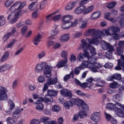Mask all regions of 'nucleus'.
I'll use <instances>...</instances> for the list:
<instances>
[{
  "label": "nucleus",
  "mask_w": 124,
  "mask_h": 124,
  "mask_svg": "<svg viewBox=\"0 0 124 124\" xmlns=\"http://www.w3.org/2000/svg\"><path fill=\"white\" fill-rule=\"evenodd\" d=\"M91 44H93L96 46L99 45V41L95 38L90 39L88 38H86V39H83L81 40V46L84 49L83 51L84 53L83 55L85 58H88L87 61H89V58H91V57H90V53L87 51V50H90L91 54L93 55L92 56H95L96 55L95 48L93 46H92Z\"/></svg>",
  "instance_id": "nucleus-1"
},
{
  "label": "nucleus",
  "mask_w": 124,
  "mask_h": 124,
  "mask_svg": "<svg viewBox=\"0 0 124 124\" xmlns=\"http://www.w3.org/2000/svg\"><path fill=\"white\" fill-rule=\"evenodd\" d=\"M43 70V74L46 78H50L52 76L53 67L43 62L37 64L35 68V71L36 73H41Z\"/></svg>",
  "instance_id": "nucleus-2"
},
{
  "label": "nucleus",
  "mask_w": 124,
  "mask_h": 124,
  "mask_svg": "<svg viewBox=\"0 0 124 124\" xmlns=\"http://www.w3.org/2000/svg\"><path fill=\"white\" fill-rule=\"evenodd\" d=\"M119 27L111 26L108 29H104L101 31L100 33L97 34L96 36H98L99 38H101V36H105V35H112V37L116 40L119 39V32L120 31Z\"/></svg>",
  "instance_id": "nucleus-3"
},
{
  "label": "nucleus",
  "mask_w": 124,
  "mask_h": 124,
  "mask_svg": "<svg viewBox=\"0 0 124 124\" xmlns=\"http://www.w3.org/2000/svg\"><path fill=\"white\" fill-rule=\"evenodd\" d=\"M73 18V16L69 15L63 16L62 19V22H63L62 24V29H63V30H67V29H69L70 27H76V26H77L78 24V20L77 19H76L73 22H70V20Z\"/></svg>",
  "instance_id": "nucleus-4"
},
{
  "label": "nucleus",
  "mask_w": 124,
  "mask_h": 124,
  "mask_svg": "<svg viewBox=\"0 0 124 124\" xmlns=\"http://www.w3.org/2000/svg\"><path fill=\"white\" fill-rule=\"evenodd\" d=\"M96 61H97V57L95 56H91L88 58V61H86L88 63L87 65L91 66V67H87V68L92 69L93 72H97V69H99L102 67L101 64L96 63Z\"/></svg>",
  "instance_id": "nucleus-5"
},
{
  "label": "nucleus",
  "mask_w": 124,
  "mask_h": 124,
  "mask_svg": "<svg viewBox=\"0 0 124 124\" xmlns=\"http://www.w3.org/2000/svg\"><path fill=\"white\" fill-rule=\"evenodd\" d=\"M101 46L102 49H103L104 50H108L106 52V57L107 59H108V60L111 59L112 53L115 51V48H114V46L105 41H102Z\"/></svg>",
  "instance_id": "nucleus-6"
},
{
  "label": "nucleus",
  "mask_w": 124,
  "mask_h": 124,
  "mask_svg": "<svg viewBox=\"0 0 124 124\" xmlns=\"http://www.w3.org/2000/svg\"><path fill=\"white\" fill-rule=\"evenodd\" d=\"M21 15V11L17 10V13L13 12L8 16L7 19L8 20H10L11 24H14L16 22H17L19 18V16Z\"/></svg>",
  "instance_id": "nucleus-7"
},
{
  "label": "nucleus",
  "mask_w": 124,
  "mask_h": 124,
  "mask_svg": "<svg viewBox=\"0 0 124 124\" xmlns=\"http://www.w3.org/2000/svg\"><path fill=\"white\" fill-rule=\"evenodd\" d=\"M88 67H91V66L88 65L87 61H83L79 66L76 67L74 69V73L75 75H79L81 72V70H83V69H85V68H88Z\"/></svg>",
  "instance_id": "nucleus-8"
},
{
  "label": "nucleus",
  "mask_w": 124,
  "mask_h": 124,
  "mask_svg": "<svg viewBox=\"0 0 124 124\" xmlns=\"http://www.w3.org/2000/svg\"><path fill=\"white\" fill-rule=\"evenodd\" d=\"M113 99V101L115 102V104L113 103H108L107 104L106 108L108 109V110H115L116 109H117V108L118 106H117V102H118V100H120V97H119V95H113L112 97Z\"/></svg>",
  "instance_id": "nucleus-9"
},
{
  "label": "nucleus",
  "mask_w": 124,
  "mask_h": 124,
  "mask_svg": "<svg viewBox=\"0 0 124 124\" xmlns=\"http://www.w3.org/2000/svg\"><path fill=\"white\" fill-rule=\"evenodd\" d=\"M7 93V89L5 87H0V100L3 101L8 98Z\"/></svg>",
  "instance_id": "nucleus-10"
},
{
  "label": "nucleus",
  "mask_w": 124,
  "mask_h": 124,
  "mask_svg": "<svg viewBox=\"0 0 124 124\" xmlns=\"http://www.w3.org/2000/svg\"><path fill=\"white\" fill-rule=\"evenodd\" d=\"M43 101H44V98L43 97H40L35 102L36 106V109L37 111H43L44 106L42 104Z\"/></svg>",
  "instance_id": "nucleus-11"
},
{
  "label": "nucleus",
  "mask_w": 124,
  "mask_h": 124,
  "mask_svg": "<svg viewBox=\"0 0 124 124\" xmlns=\"http://www.w3.org/2000/svg\"><path fill=\"white\" fill-rule=\"evenodd\" d=\"M94 32H95V29H90L89 30H88L84 33V35H85V36H89V35H91V34H93V38H92V39H93V38H94L95 39H96V40H97L98 39V38H100V39H101V38H99L98 37V36H96V34H98V33H101V32L99 33H97L96 34H94Z\"/></svg>",
  "instance_id": "nucleus-12"
},
{
  "label": "nucleus",
  "mask_w": 124,
  "mask_h": 124,
  "mask_svg": "<svg viewBox=\"0 0 124 124\" xmlns=\"http://www.w3.org/2000/svg\"><path fill=\"white\" fill-rule=\"evenodd\" d=\"M91 119L95 123H98L100 121V113L94 112L91 116Z\"/></svg>",
  "instance_id": "nucleus-13"
},
{
  "label": "nucleus",
  "mask_w": 124,
  "mask_h": 124,
  "mask_svg": "<svg viewBox=\"0 0 124 124\" xmlns=\"http://www.w3.org/2000/svg\"><path fill=\"white\" fill-rule=\"evenodd\" d=\"M86 6H79L77 7L74 10V14L77 15H80L83 13L86 10Z\"/></svg>",
  "instance_id": "nucleus-14"
},
{
  "label": "nucleus",
  "mask_w": 124,
  "mask_h": 124,
  "mask_svg": "<svg viewBox=\"0 0 124 124\" xmlns=\"http://www.w3.org/2000/svg\"><path fill=\"white\" fill-rule=\"evenodd\" d=\"M60 93L62 95H63L64 96H67L69 98L72 97V93L70 90H68L65 89H62V90H61Z\"/></svg>",
  "instance_id": "nucleus-15"
},
{
  "label": "nucleus",
  "mask_w": 124,
  "mask_h": 124,
  "mask_svg": "<svg viewBox=\"0 0 124 124\" xmlns=\"http://www.w3.org/2000/svg\"><path fill=\"white\" fill-rule=\"evenodd\" d=\"M42 37V35L40 34H38L37 35H36L33 40V44L36 46L38 45L39 44V42L41 41Z\"/></svg>",
  "instance_id": "nucleus-16"
},
{
  "label": "nucleus",
  "mask_w": 124,
  "mask_h": 124,
  "mask_svg": "<svg viewBox=\"0 0 124 124\" xmlns=\"http://www.w3.org/2000/svg\"><path fill=\"white\" fill-rule=\"evenodd\" d=\"M72 101L73 105H77L78 107H81L83 102V100L79 98H72Z\"/></svg>",
  "instance_id": "nucleus-17"
},
{
  "label": "nucleus",
  "mask_w": 124,
  "mask_h": 124,
  "mask_svg": "<svg viewBox=\"0 0 124 124\" xmlns=\"http://www.w3.org/2000/svg\"><path fill=\"white\" fill-rule=\"evenodd\" d=\"M22 111H24L23 108L17 109L13 113V118L14 119H19L20 117V113L22 112Z\"/></svg>",
  "instance_id": "nucleus-18"
},
{
  "label": "nucleus",
  "mask_w": 124,
  "mask_h": 124,
  "mask_svg": "<svg viewBox=\"0 0 124 124\" xmlns=\"http://www.w3.org/2000/svg\"><path fill=\"white\" fill-rule=\"evenodd\" d=\"M9 54L10 52L8 51L4 52L3 56L1 57L0 60V62H6V61L9 59Z\"/></svg>",
  "instance_id": "nucleus-19"
},
{
  "label": "nucleus",
  "mask_w": 124,
  "mask_h": 124,
  "mask_svg": "<svg viewBox=\"0 0 124 124\" xmlns=\"http://www.w3.org/2000/svg\"><path fill=\"white\" fill-rule=\"evenodd\" d=\"M47 84L48 86H52L53 85H56L58 83V78L56 77L54 78H49L47 80Z\"/></svg>",
  "instance_id": "nucleus-20"
},
{
  "label": "nucleus",
  "mask_w": 124,
  "mask_h": 124,
  "mask_svg": "<svg viewBox=\"0 0 124 124\" xmlns=\"http://www.w3.org/2000/svg\"><path fill=\"white\" fill-rule=\"evenodd\" d=\"M71 78L73 79L74 78V72L72 71L70 74L65 75L63 77V81L67 82L68 80H70Z\"/></svg>",
  "instance_id": "nucleus-21"
},
{
  "label": "nucleus",
  "mask_w": 124,
  "mask_h": 124,
  "mask_svg": "<svg viewBox=\"0 0 124 124\" xmlns=\"http://www.w3.org/2000/svg\"><path fill=\"white\" fill-rule=\"evenodd\" d=\"M70 38V37H69V34H64L61 36L60 40L61 42H66V41H68Z\"/></svg>",
  "instance_id": "nucleus-22"
},
{
  "label": "nucleus",
  "mask_w": 124,
  "mask_h": 124,
  "mask_svg": "<svg viewBox=\"0 0 124 124\" xmlns=\"http://www.w3.org/2000/svg\"><path fill=\"white\" fill-rule=\"evenodd\" d=\"M67 63V59H65L64 60H62L56 65L57 67L60 68L61 67H63Z\"/></svg>",
  "instance_id": "nucleus-23"
},
{
  "label": "nucleus",
  "mask_w": 124,
  "mask_h": 124,
  "mask_svg": "<svg viewBox=\"0 0 124 124\" xmlns=\"http://www.w3.org/2000/svg\"><path fill=\"white\" fill-rule=\"evenodd\" d=\"M75 5H76V2H75L69 3L66 6L65 9V10H72Z\"/></svg>",
  "instance_id": "nucleus-24"
},
{
  "label": "nucleus",
  "mask_w": 124,
  "mask_h": 124,
  "mask_svg": "<svg viewBox=\"0 0 124 124\" xmlns=\"http://www.w3.org/2000/svg\"><path fill=\"white\" fill-rule=\"evenodd\" d=\"M44 100L46 103H49V102L52 103L53 102V98L47 94L45 95Z\"/></svg>",
  "instance_id": "nucleus-25"
},
{
  "label": "nucleus",
  "mask_w": 124,
  "mask_h": 124,
  "mask_svg": "<svg viewBox=\"0 0 124 124\" xmlns=\"http://www.w3.org/2000/svg\"><path fill=\"white\" fill-rule=\"evenodd\" d=\"M117 109H116L115 111H116L117 112V115L118 116V117H121L122 118H124V113L123 110H122L121 108H117Z\"/></svg>",
  "instance_id": "nucleus-26"
},
{
  "label": "nucleus",
  "mask_w": 124,
  "mask_h": 124,
  "mask_svg": "<svg viewBox=\"0 0 124 124\" xmlns=\"http://www.w3.org/2000/svg\"><path fill=\"white\" fill-rule=\"evenodd\" d=\"M100 14L101 13L99 11H98L93 13L91 17L92 20H95V19H97V18H98V17L100 16Z\"/></svg>",
  "instance_id": "nucleus-27"
},
{
  "label": "nucleus",
  "mask_w": 124,
  "mask_h": 124,
  "mask_svg": "<svg viewBox=\"0 0 124 124\" xmlns=\"http://www.w3.org/2000/svg\"><path fill=\"white\" fill-rule=\"evenodd\" d=\"M28 7L30 10H34L37 7V3L36 2H32L29 5Z\"/></svg>",
  "instance_id": "nucleus-28"
},
{
  "label": "nucleus",
  "mask_w": 124,
  "mask_h": 124,
  "mask_svg": "<svg viewBox=\"0 0 124 124\" xmlns=\"http://www.w3.org/2000/svg\"><path fill=\"white\" fill-rule=\"evenodd\" d=\"M94 8V7L93 6H90L88 7L87 8H86L84 10V12H83L84 15L86 14H89V13H91V12L92 10H93V9Z\"/></svg>",
  "instance_id": "nucleus-29"
},
{
  "label": "nucleus",
  "mask_w": 124,
  "mask_h": 124,
  "mask_svg": "<svg viewBox=\"0 0 124 124\" xmlns=\"http://www.w3.org/2000/svg\"><path fill=\"white\" fill-rule=\"evenodd\" d=\"M20 4L21 1H18L15 2L13 5L16 7V9H17V12H18V10H20L21 14V12H22V10L21 9Z\"/></svg>",
  "instance_id": "nucleus-30"
},
{
  "label": "nucleus",
  "mask_w": 124,
  "mask_h": 124,
  "mask_svg": "<svg viewBox=\"0 0 124 124\" xmlns=\"http://www.w3.org/2000/svg\"><path fill=\"white\" fill-rule=\"evenodd\" d=\"M47 94L52 97V96H56L58 94V92L54 90H48L47 91Z\"/></svg>",
  "instance_id": "nucleus-31"
},
{
  "label": "nucleus",
  "mask_w": 124,
  "mask_h": 124,
  "mask_svg": "<svg viewBox=\"0 0 124 124\" xmlns=\"http://www.w3.org/2000/svg\"><path fill=\"white\" fill-rule=\"evenodd\" d=\"M65 107L67 109H69V107H72L73 106V103L72 100L71 101H67L64 103Z\"/></svg>",
  "instance_id": "nucleus-32"
},
{
  "label": "nucleus",
  "mask_w": 124,
  "mask_h": 124,
  "mask_svg": "<svg viewBox=\"0 0 124 124\" xmlns=\"http://www.w3.org/2000/svg\"><path fill=\"white\" fill-rule=\"evenodd\" d=\"M25 48H26V46H21L19 49H18L17 51H16L15 53L14 54L15 56H19V55H20V54H21V53H22V52H23V51L25 50Z\"/></svg>",
  "instance_id": "nucleus-33"
},
{
  "label": "nucleus",
  "mask_w": 124,
  "mask_h": 124,
  "mask_svg": "<svg viewBox=\"0 0 124 124\" xmlns=\"http://www.w3.org/2000/svg\"><path fill=\"white\" fill-rule=\"evenodd\" d=\"M81 108H82V111L83 110V111H84L85 112H88V111H89V107L87 105V104H86L84 102V101H82V103L81 106Z\"/></svg>",
  "instance_id": "nucleus-34"
},
{
  "label": "nucleus",
  "mask_w": 124,
  "mask_h": 124,
  "mask_svg": "<svg viewBox=\"0 0 124 124\" xmlns=\"http://www.w3.org/2000/svg\"><path fill=\"white\" fill-rule=\"evenodd\" d=\"M109 87L111 89H117V88L120 87V84L117 83V82H113V83H110Z\"/></svg>",
  "instance_id": "nucleus-35"
},
{
  "label": "nucleus",
  "mask_w": 124,
  "mask_h": 124,
  "mask_svg": "<svg viewBox=\"0 0 124 124\" xmlns=\"http://www.w3.org/2000/svg\"><path fill=\"white\" fill-rule=\"evenodd\" d=\"M6 20L5 17L3 16H0V27L4 26L5 24Z\"/></svg>",
  "instance_id": "nucleus-36"
},
{
  "label": "nucleus",
  "mask_w": 124,
  "mask_h": 124,
  "mask_svg": "<svg viewBox=\"0 0 124 124\" xmlns=\"http://www.w3.org/2000/svg\"><path fill=\"white\" fill-rule=\"evenodd\" d=\"M93 81L96 83H100L101 84H105V81L102 80L100 78H95L93 79Z\"/></svg>",
  "instance_id": "nucleus-37"
},
{
  "label": "nucleus",
  "mask_w": 124,
  "mask_h": 124,
  "mask_svg": "<svg viewBox=\"0 0 124 124\" xmlns=\"http://www.w3.org/2000/svg\"><path fill=\"white\" fill-rule=\"evenodd\" d=\"M87 111H84V110H82V111H80L78 113V116L80 118V119H84L85 117V116H87Z\"/></svg>",
  "instance_id": "nucleus-38"
},
{
  "label": "nucleus",
  "mask_w": 124,
  "mask_h": 124,
  "mask_svg": "<svg viewBox=\"0 0 124 124\" xmlns=\"http://www.w3.org/2000/svg\"><path fill=\"white\" fill-rule=\"evenodd\" d=\"M8 103L9 104H10L9 109L12 110H13V109H14L15 107V104H14V103L13 102L12 100L9 99L8 101Z\"/></svg>",
  "instance_id": "nucleus-39"
},
{
  "label": "nucleus",
  "mask_w": 124,
  "mask_h": 124,
  "mask_svg": "<svg viewBox=\"0 0 124 124\" xmlns=\"http://www.w3.org/2000/svg\"><path fill=\"white\" fill-rule=\"evenodd\" d=\"M76 93L78 94V95H79L80 96H85V97H87L88 95L87 94L81 91V90H78L76 92Z\"/></svg>",
  "instance_id": "nucleus-40"
},
{
  "label": "nucleus",
  "mask_w": 124,
  "mask_h": 124,
  "mask_svg": "<svg viewBox=\"0 0 124 124\" xmlns=\"http://www.w3.org/2000/svg\"><path fill=\"white\" fill-rule=\"evenodd\" d=\"M14 1H15V0H8L5 3V7H9Z\"/></svg>",
  "instance_id": "nucleus-41"
},
{
  "label": "nucleus",
  "mask_w": 124,
  "mask_h": 124,
  "mask_svg": "<svg viewBox=\"0 0 124 124\" xmlns=\"http://www.w3.org/2000/svg\"><path fill=\"white\" fill-rule=\"evenodd\" d=\"M117 4V2L116 1H112L110 2L109 4H108L107 7L108 8V9H110V8H113Z\"/></svg>",
  "instance_id": "nucleus-42"
},
{
  "label": "nucleus",
  "mask_w": 124,
  "mask_h": 124,
  "mask_svg": "<svg viewBox=\"0 0 124 124\" xmlns=\"http://www.w3.org/2000/svg\"><path fill=\"white\" fill-rule=\"evenodd\" d=\"M38 81L39 83H44L46 79L43 76H40L38 78Z\"/></svg>",
  "instance_id": "nucleus-43"
},
{
  "label": "nucleus",
  "mask_w": 124,
  "mask_h": 124,
  "mask_svg": "<svg viewBox=\"0 0 124 124\" xmlns=\"http://www.w3.org/2000/svg\"><path fill=\"white\" fill-rule=\"evenodd\" d=\"M51 110L53 112H59V111H60V110H61V108H60V107H59L57 105H54L52 108Z\"/></svg>",
  "instance_id": "nucleus-44"
},
{
  "label": "nucleus",
  "mask_w": 124,
  "mask_h": 124,
  "mask_svg": "<svg viewBox=\"0 0 124 124\" xmlns=\"http://www.w3.org/2000/svg\"><path fill=\"white\" fill-rule=\"evenodd\" d=\"M45 55H46V52L45 51H42V52L40 53L37 56L38 59H43L45 57Z\"/></svg>",
  "instance_id": "nucleus-45"
},
{
  "label": "nucleus",
  "mask_w": 124,
  "mask_h": 124,
  "mask_svg": "<svg viewBox=\"0 0 124 124\" xmlns=\"http://www.w3.org/2000/svg\"><path fill=\"white\" fill-rule=\"evenodd\" d=\"M113 79L115 80H121L122 79V76L120 74H115L113 75Z\"/></svg>",
  "instance_id": "nucleus-46"
},
{
  "label": "nucleus",
  "mask_w": 124,
  "mask_h": 124,
  "mask_svg": "<svg viewBox=\"0 0 124 124\" xmlns=\"http://www.w3.org/2000/svg\"><path fill=\"white\" fill-rule=\"evenodd\" d=\"M87 25H88V22L85 21H83L80 24V28L81 29H85L86 27H87Z\"/></svg>",
  "instance_id": "nucleus-47"
},
{
  "label": "nucleus",
  "mask_w": 124,
  "mask_h": 124,
  "mask_svg": "<svg viewBox=\"0 0 124 124\" xmlns=\"http://www.w3.org/2000/svg\"><path fill=\"white\" fill-rule=\"evenodd\" d=\"M35 89H36V86L34 84H31L28 87V90L30 91V92H32V91H34Z\"/></svg>",
  "instance_id": "nucleus-48"
},
{
  "label": "nucleus",
  "mask_w": 124,
  "mask_h": 124,
  "mask_svg": "<svg viewBox=\"0 0 124 124\" xmlns=\"http://www.w3.org/2000/svg\"><path fill=\"white\" fill-rule=\"evenodd\" d=\"M5 66L6 67V70H10L12 68H13V65L10 63H6L5 64Z\"/></svg>",
  "instance_id": "nucleus-49"
},
{
  "label": "nucleus",
  "mask_w": 124,
  "mask_h": 124,
  "mask_svg": "<svg viewBox=\"0 0 124 124\" xmlns=\"http://www.w3.org/2000/svg\"><path fill=\"white\" fill-rule=\"evenodd\" d=\"M89 1H90V0H81L79 2V5L81 6H85L84 5V4H87V3H88Z\"/></svg>",
  "instance_id": "nucleus-50"
},
{
  "label": "nucleus",
  "mask_w": 124,
  "mask_h": 124,
  "mask_svg": "<svg viewBox=\"0 0 124 124\" xmlns=\"http://www.w3.org/2000/svg\"><path fill=\"white\" fill-rule=\"evenodd\" d=\"M11 36V33H8L7 34H6L3 37V41L4 42L6 41V40H7V39H8V38H9V37Z\"/></svg>",
  "instance_id": "nucleus-51"
},
{
  "label": "nucleus",
  "mask_w": 124,
  "mask_h": 124,
  "mask_svg": "<svg viewBox=\"0 0 124 124\" xmlns=\"http://www.w3.org/2000/svg\"><path fill=\"white\" fill-rule=\"evenodd\" d=\"M113 63L111 62H107L105 64L104 67L106 68L110 69V68H112V67H113Z\"/></svg>",
  "instance_id": "nucleus-52"
},
{
  "label": "nucleus",
  "mask_w": 124,
  "mask_h": 124,
  "mask_svg": "<svg viewBox=\"0 0 124 124\" xmlns=\"http://www.w3.org/2000/svg\"><path fill=\"white\" fill-rule=\"evenodd\" d=\"M52 16H53V14H50L46 16V23H49V22H50L51 20H52V18L53 17H52Z\"/></svg>",
  "instance_id": "nucleus-53"
},
{
  "label": "nucleus",
  "mask_w": 124,
  "mask_h": 124,
  "mask_svg": "<svg viewBox=\"0 0 124 124\" xmlns=\"http://www.w3.org/2000/svg\"><path fill=\"white\" fill-rule=\"evenodd\" d=\"M61 17H62V16H61V15H57L52 17V19L53 21H59Z\"/></svg>",
  "instance_id": "nucleus-54"
},
{
  "label": "nucleus",
  "mask_w": 124,
  "mask_h": 124,
  "mask_svg": "<svg viewBox=\"0 0 124 124\" xmlns=\"http://www.w3.org/2000/svg\"><path fill=\"white\" fill-rule=\"evenodd\" d=\"M38 15H39V13H38V11H37L33 12L32 13V17L34 19H36V18H37L38 17Z\"/></svg>",
  "instance_id": "nucleus-55"
},
{
  "label": "nucleus",
  "mask_w": 124,
  "mask_h": 124,
  "mask_svg": "<svg viewBox=\"0 0 124 124\" xmlns=\"http://www.w3.org/2000/svg\"><path fill=\"white\" fill-rule=\"evenodd\" d=\"M84 54L80 53L78 54V60L79 62H81V61L84 59Z\"/></svg>",
  "instance_id": "nucleus-56"
},
{
  "label": "nucleus",
  "mask_w": 124,
  "mask_h": 124,
  "mask_svg": "<svg viewBox=\"0 0 124 124\" xmlns=\"http://www.w3.org/2000/svg\"><path fill=\"white\" fill-rule=\"evenodd\" d=\"M6 121L8 124H13V123H14V120L11 117H8Z\"/></svg>",
  "instance_id": "nucleus-57"
},
{
  "label": "nucleus",
  "mask_w": 124,
  "mask_h": 124,
  "mask_svg": "<svg viewBox=\"0 0 124 124\" xmlns=\"http://www.w3.org/2000/svg\"><path fill=\"white\" fill-rule=\"evenodd\" d=\"M45 6H46V2L43 1L40 5V9L41 10H43V9H44V7H45Z\"/></svg>",
  "instance_id": "nucleus-58"
},
{
  "label": "nucleus",
  "mask_w": 124,
  "mask_h": 124,
  "mask_svg": "<svg viewBox=\"0 0 124 124\" xmlns=\"http://www.w3.org/2000/svg\"><path fill=\"white\" fill-rule=\"evenodd\" d=\"M15 44V40H13L11 42V43H10L9 44H8L7 47V48H12V47H13L14 46V45Z\"/></svg>",
  "instance_id": "nucleus-59"
},
{
  "label": "nucleus",
  "mask_w": 124,
  "mask_h": 124,
  "mask_svg": "<svg viewBox=\"0 0 124 124\" xmlns=\"http://www.w3.org/2000/svg\"><path fill=\"white\" fill-rule=\"evenodd\" d=\"M6 71V68L5 67V65L3 64L0 66V72H4Z\"/></svg>",
  "instance_id": "nucleus-60"
},
{
  "label": "nucleus",
  "mask_w": 124,
  "mask_h": 124,
  "mask_svg": "<svg viewBox=\"0 0 124 124\" xmlns=\"http://www.w3.org/2000/svg\"><path fill=\"white\" fill-rule=\"evenodd\" d=\"M27 31H28V27L24 26L21 30L22 34L24 35L27 32Z\"/></svg>",
  "instance_id": "nucleus-61"
},
{
  "label": "nucleus",
  "mask_w": 124,
  "mask_h": 124,
  "mask_svg": "<svg viewBox=\"0 0 124 124\" xmlns=\"http://www.w3.org/2000/svg\"><path fill=\"white\" fill-rule=\"evenodd\" d=\"M49 117H43L40 118V121L41 123H45V122H46V121H49Z\"/></svg>",
  "instance_id": "nucleus-62"
},
{
  "label": "nucleus",
  "mask_w": 124,
  "mask_h": 124,
  "mask_svg": "<svg viewBox=\"0 0 124 124\" xmlns=\"http://www.w3.org/2000/svg\"><path fill=\"white\" fill-rule=\"evenodd\" d=\"M67 51H62L61 53V57L62 58H65L66 57H67Z\"/></svg>",
  "instance_id": "nucleus-63"
},
{
  "label": "nucleus",
  "mask_w": 124,
  "mask_h": 124,
  "mask_svg": "<svg viewBox=\"0 0 124 124\" xmlns=\"http://www.w3.org/2000/svg\"><path fill=\"white\" fill-rule=\"evenodd\" d=\"M39 120L37 119H33L31 122V124H39Z\"/></svg>",
  "instance_id": "nucleus-64"
}]
</instances>
